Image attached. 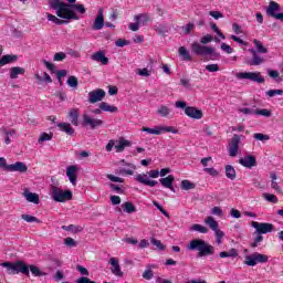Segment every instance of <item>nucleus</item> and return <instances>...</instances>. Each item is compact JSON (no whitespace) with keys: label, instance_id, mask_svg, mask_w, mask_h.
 Instances as JSON below:
<instances>
[{"label":"nucleus","instance_id":"51","mask_svg":"<svg viewBox=\"0 0 283 283\" xmlns=\"http://www.w3.org/2000/svg\"><path fill=\"white\" fill-rule=\"evenodd\" d=\"M255 115L256 116H265V118H271V111H269L266 108L256 109Z\"/></svg>","mask_w":283,"mask_h":283},{"label":"nucleus","instance_id":"45","mask_svg":"<svg viewBox=\"0 0 283 283\" xmlns=\"http://www.w3.org/2000/svg\"><path fill=\"white\" fill-rule=\"evenodd\" d=\"M154 207H156V209H158V211H160V213H163V216H165V218H171V216H169V212H167V210H165V208H163V206H160V203H158V201H153Z\"/></svg>","mask_w":283,"mask_h":283},{"label":"nucleus","instance_id":"58","mask_svg":"<svg viewBox=\"0 0 283 283\" xmlns=\"http://www.w3.org/2000/svg\"><path fill=\"white\" fill-rule=\"evenodd\" d=\"M253 138H255V140H269L271 137L262 133H256L253 135Z\"/></svg>","mask_w":283,"mask_h":283},{"label":"nucleus","instance_id":"56","mask_svg":"<svg viewBox=\"0 0 283 283\" xmlns=\"http://www.w3.org/2000/svg\"><path fill=\"white\" fill-rule=\"evenodd\" d=\"M67 59V55L63 52H57L53 56V61H65Z\"/></svg>","mask_w":283,"mask_h":283},{"label":"nucleus","instance_id":"39","mask_svg":"<svg viewBox=\"0 0 283 283\" xmlns=\"http://www.w3.org/2000/svg\"><path fill=\"white\" fill-rule=\"evenodd\" d=\"M206 224H208V227H210L211 230L217 231L218 228V221H216V219H213V217H208L205 220Z\"/></svg>","mask_w":283,"mask_h":283},{"label":"nucleus","instance_id":"12","mask_svg":"<svg viewBox=\"0 0 283 283\" xmlns=\"http://www.w3.org/2000/svg\"><path fill=\"white\" fill-rule=\"evenodd\" d=\"M239 165L247 167V169H253V167L258 166V160L255 159V156L248 155L239 159Z\"/></svg>","mask_w":283,"mask_h":283},{"label":"nucleus","instance_id":"17","mask_svg":"<svg viewBox=\"0 0 283 283\" xmlns=\"http://www.w3.org/2000/svg\"><path fill=\"white\" fill-rule=\"evenodd\" d=\"M135 180L140 185H145L146 187H156V185H158L156 180H149V178H147V174L137 175Z\"/></svg>","mask_w":283,"mask_h":283},{"label":"nucleus","instance_id":"42","mask_svg":"<svg viewBox=\"0 0 283 283\" xmlns=\"http://www.w3.org/2000/svg\"><path fill=\"white\" fill-rule=\"evenodd\" d=\"M35 80L39 82V83H52V77L50 76V74H48V72H44V77H42L41 75L39 74H35Z\"/></svg>","mask_w":283,"mask_h":283},{"label":"nucleus","instance_id":"9","mask_svg":"<svg viewBox=\"0 0 283 283\" xmlns=\"http://www.w3.org/2000/svg\"><path fill=\"white\" fill-rule=\"evenodd\" d=\"M142 132H146V134H153L154 136H160L163 133L178 134V129L171 126H156L155 128L143 127Z\"/></svg>","mask_w":283,"mask_h":283},{"label":"nucleus","instance_id":"16","mask_svg":"<svg viewBox=\"0 0 283 283\" xmlns=\"http://www.w3.org/2000/svg\"><path fill=\"white\" fill-rule=\"evenodd\" d=\"M7 171H19L20 174H25L28 171V166L23 161H17L7 166Z\"/></svg>","mask_w":283,"mask_h":283},{"label":"nucleus","instance_id":"2","mask_svg":"<svg viewBox=\"0 0 283 283\" xmlns=\"http://www.w3.org/2000/svg\"><path fill=\"white\" fill-rule=\"evenodd\" d=\"M0 266H3L7 269V273L9 275H17L19 273H22L23 275H30V271L32 275L35 277H43L48 275V273L41 271L39 266L36 265H27L23 261H17V262H3L0 264Z\"/></svg>","mask_w":283,"mask_h":283},{"label":"nucleus","instance_id":"27","mask_svg":"<svg viewBox=\"0 0 283 283\" xmlns=\"http://www.w3.org/2000/svg\"><path fill=\"white\" fill-rule=\"evenodd\" d=\"M46 19L48 21H52V23H55V25H66L67 23H70L67 19L61 20L56 15L51 13H46Z\"/></svg>","mask_w":283,"mask_h":283},{"label":"nucleus","instance_id":"53","mask_svg":"<svg viewBox=\"0 0 283 283\" xmlns=\"http://www.w3.org/2000/svg\"><path fill=\"white\" fill-rule=\"evenodd\" d=\"M71 7V10L74 9V10H77V12H80V14H85V6L83 4H70Z\"/></svg>","mask_w":283,"mask_h":283},{"label":"nucleus","instance_id":"43","mask_svg":"<svg viewBox=\"0 0 283 283\" xmlns=\"http://www.w3.org/2000/svg\"><path fill=\"white\" fill-rule=\"evenodd\" d=\"M66 83L69 87H78V78L74 75L69 76Z\"/></svg>","mask_w":283,"mask_h":283},{"label":"nucleus","instance_id":"15","mask_svg":"<svg viewBox=\"0 0 283 283\" xmlns=\"http://www.w3.org/2000/svg\"><path fill=\"white\" fill-rule=\"evenodd\" d=\"M280 3L275 1H270L268 8H266V14L268 17H271L272 19H277V15L280 13Z\"/></svg>","mask_w":283,"mask_h":283},{"label":"nucleus","instance_id":"57","mask_svg":"<svg viewBox=\"0 0 283 283\" xmlns=\"http://www.w3.org/2000/svg\"><path fill=\"white\" fill-rule=\"evenodd\" d=\"M207 72H220V65L218 64H208L206 65Z\"/></svg>","mask_w":283,"mask_h":283},{"label":"nucleus","instance_id":"1","mask_svg":"<svg viewBox=\"0 0 283 283\" xmlns=\"http://www.w3.org/2000/svg\"><path fill=\"white\" fill-rule=\"evenodd\" d=\"M213 41V35L207 34L200 39V43L193 42L191 44V51L196 56H202L206 61H218L220 59V53L216 51L213 46H207V43Z\"/></svg>","mask_w":283,"mask_h":283},{"label":"nucleus","instance_id":"62","mask_svg":"<svg viewBox=\"0 0 283 283\" xmlns=\"http://www.w3.org/2000/svg\"><path fill=\"white\" fill-rule=\"evenodd\" d=\"M115 45H116V48H125V45H129V41L118 39L115 41Z\"/></svg>","mask_w":283,"mask_h":283},{"label":"nucleus","instance_id":"7","mask_svg":"<svg viewBox=\"0 0 283 283\" xmlns=\"http://www.w3.org/2000/svg\"><path fill=\"white\" fill-rule=\"evenodd\" d=\"M237 78L239 81H252V83H264V77L260 72H239Z\"/></svg>","mask_w":283,"mask_h":283},{"label":"nucleus","instance_id":"41","mask_svg":"<svg viewBox=\"0 0 283 283\" xmlns=\"http://www.w3.org/2000/svg\"><path fill=\"white\" fill-rule=\"evenodd\" d=\"M253 42L260 54H269V49L264 48V44H262L259 40H254Z\"/></svg>","mask_w":283,"mask_h":283},{"label":"nucleus","instance_id":"60","mask_svg":"<svg viewBox=\"0 0 283 283\" xmlns=\"http://www.w3.org/2000/svg\"><path fill=\"white\" fill-rule=\"evenodd\" d=\"M203 171H206V174H209V176H212L213 178L220 175V172L214 168H205Z\"/></svg>","mask_w":283,"mask_h":283},{"label":"nucleus","instance_id":"34","mask_svg":"<svg viewBox=\"0 0 283 283\" xmlns=\"http://www.w3.org/2000/svg\"><path fill=\"white\" fill-rule=\"evenodd\" d=\"M189 231H197V233H209V229H207V227L199 224V223H195L189 228Z\"/></svg>","mask_w":283,"mask_h":283},{"label":"nucleus","instance_id":"35","mask_svg":"<svg viewBox=\"0 0 283 283\" xmlns=\"http://www.w3.org/2000/svg\"><path fill=\"white\" fill-rule=\"evenodd\" d=\"M122 208L124 209L125 213H136V206H134V203L130 201L124 202Z\"/></svg>","mask_w":283,"mask_h":283},{"label":"nucleus","instance_id":"20","mask_svg":"<svg viewBox=\"0 0 283 283\" xmlns=\"http://www.w3.org/2000/svg\"><path fill=\"white\" fill-rule=\"evenodd\" d=\"M109 264L112 265L111 271L113 275H116V277H123L124 273L120 271V264L118 263V259L111 258Z\"/></svg>","mask_w":283,"mask_h":283},{"label":"nucleus","instance_id":"13","mask_svg":"<svg viewBox=\"0 0 283 283\" xmlns=\"http://www.w3.org/2000/svg\"><path fill=\"white\" fill-rule=\"evenodd\" d=\"M105 98V92L102 88L91 91L88 93V103H98Z\"/></svg>","mask_w":283,"mask_h":283},{"label":"nucleus","instance_id":"22","mask_svg":"<svg viewBox=\"0 0 283 283\" xmlns=\"http://www.w3.org/2000/svg\"><path fill=\"white\" fill-rule=\"evenodd\" d=\"M92 61H96L97 63H102V65H108L109 59L105 56L104 51H97L91 56Z\"/></svg>","mask_w":283,"mask_h":283},{"label":"nucleus","instance_id":"61","mask_svg":"<svg viewBox=\"0 0 283 283\" xmlns=\"http://www.w3.org/2000/svg\"><path fill=\"white\" fill-rule=\"evenodd\" d=\"M193 28H196V24L188 23L185 27H182V30H184L185 34H191V30H193Z\"/></svg>","mask_w":283,"mask_h":283},{"label":"nucleus","instance_id":"47","mask_svg":"<svg viewBox=\"0 0 283 283\" xmlns=\"http://www.w3.org/2000/svg\"><path fill=\"white\" fill-rule=\"evenodd\" d=\"M263 198L268 202H272V205H277V197L275 195L265 192V193H263Z\"/></svg>","mask_w":283,"mask_h":283},{"label":"nucleus","instance_id":"6","mask_svg":"<svg viewBox=\"0 0 283 283\" xmlns=\"http://www.w3.org/2000/svg\"><path fill=\"white\" fill-rule=\"evenodd\" d=\"M269 262V255L260 252H254L245 256L244 264L247 266H256L258 264H266Z\"/></svg>","mask_w":283,"mask_h":283},{"label":"nucleus","instance_id":"64","mask_svg":"<svg viewBox=\"0 0 283 283\" xmlns=\"http://www.w3.org/2000/svg\"><path fill=\"white\" fill-rule=\"evenodd\" d=\"M76 283H96V281L90 280V277L86 276H81L80 279L76 280Z\"/></svg>","mask_w":283,"mask_h":283},{"label":"nucleus","instance_id":"63","mask_svg":"<svg viewBox=\"0 0 283 283\" xmlns=\"http://www.w3.org/2000/svg\"><path fill=\"white\" fill-rule=\"evenodd\" d=\"M137 74L138 76H151V71L147 69H138Z\"/></svg>","mask_w":283,"mask_h":283},{"label":"nucleus","instance_id":"40","mask_svg":"<svg viewBox=\"0 0 283 283\" xmlns=\"http://www.w3.org/2000/svg\"><path fill=\"white\" fill-rule=\"evenodd\" d=\"M181 189L184 191H189L191 189H196V184L185 179V180L181 181Z\"/></svg>","mask_w":283,"mask_h":283},{"label":"nucleus","instance_id":"50","mask_svg":"<svg viewBox=\"0 0 283 283\" xmlns=\"http://www.w3.org/2000/svg\"><path fill=\"white\" fill-rule=\"evenodd\" d=\"M266 96H269L270 98H273V96H282L283 94V90H270L266 93Z\"/></svg>","mask_w":283,"mask_h":283},{"label":"nucleus","instance_id":"18","mask_svg":"<svg viewBox=\"0 0 283 283\" xmlns=\"http://www.w3.org/2000/svg\"><path fill=\"white\" fill-rule=\"evenodd\" d=\"M103 25H105V17L103 15V9H99L92 25V30H103Z\"/></svg>","mask_w":283,"mask_h":283},{"label":"nucleus","instance_id":"3","mask_svg":"<svg viewBox=\"0 0 283 283\" xmlns=\"http://www.w3.org/2000/svg\"><path fill=\"white\" fill-rule=\"evenodd\" d=\"M49 7L51 10H55L56 17L60 19L78 21L77 14L72 10V7L61 0H49Z\"/></svg>","mask_w":283,"mask_h":283},{"label":"nucleus","instance_id":"28","mask_svg":"<svg viewBox=\"0 0 283 283\" xmlns=\"http://www.w3.org/2000/svg\"><path fill=\"white\" fill-rule=\"evenodd\" d=\"M19 60V56L17 55H3L0 60V67H3V65H8V63H14L15 61Z\"/></svg>","mask_w":283,"mask_h":283},{"label":"nucleus","instance_id":"44","mask_svg":"<svg viewBox=\"0 0 283 283\" xmlns=\"http://www.w3.org/2000/svg\"><path fill=\"white\" fill-rule=\"evenodd\" d=\"M154 207H156V209H158V211H160V213H163V216H165V218H171V216H169V212H167V210H165V208H163V206H160V203H158V201H153Z\"/></svg>","mask_w":283,"mask_h":283},{"label":"nucleus","instance_id":"24","mask_svg":"<svg viewBox=\"0 0 283 283\" xmlns=\"http://www.w3.org/2000/svg\"><path fill=\"white\" fill-rule=\"evenodd\" d=\"M56 126L59 127L60 132H64L67 136H74V128L70 123H57Z\"/></svg>","mask_w":283,"mask_h":283},{"label":"nucleus","instance_id":"4","mask_svg":"<svg viewBox=\"0 0 283 283\" xmlns=\"http://www.w3.org/2000/svg\"><path fill=\"white\" fill-rule=\"evenodd\" d=\"M187 251H198V258H208L216 254V248L202 239H193L187 245Z\"/></svg>","mask_w":283,"mask_h":283},{"label":"nucleus","instance_id":"46","mask_svg":"<svg viewBox=\"0 0 283 283\" xmlns=\"http://www.w3.org/2000/svg\"><path fill=\"white\" fill-rule=\"evenodd\" d=\"M21 219L25 222H36L38 224H41V220H39V218L32 217L30 214H22Z\"/></svg>","mask_w":283,"mask_h":283},{"label":"nucleus","instance_id":"33","mask_svg":"<svg viewBox=\"0 0 283 283\" xmlns=\"http://www.w3.org/2000/svg\"><path fill=\"white\" fill-rule=\"evenodd\" d=\"M69 117L71 119L72 125L78 127V109L72 108L69 113Z\"/></svg>","mask_w":283,"mask_h":283},{"label":"nucleus","instance_id":"14","mask_svg":"<svg viewBox=\"0 0 283 283\" xmlns=\"http://www.w3.org/2000/svg\"><path fill=\"white\" fill-rule=\"evenodd\" d=\"M186 116L189 118H193L195 120H200L202 118V111L193 107V106H187L185 109Z\"/></svg>","mask_w":283,"mask_h":283},{"label":"nucleus","instance_id":"52","mask_svg":"<svg viewBox=\"0 0 283 283\" xmlns=\"http://www.w3.org/2000/svg\"><path fill=\"white\" fill-rule=\"evenodd\" d=\"M239 112L241 114H245L247 116H253L256 113V109L254 108H240Z\"/></svg>","mask_w":283,"mask_h":283},{"label":"nucleus","instance_id":"48","mask_svg":"<svg viewBox=\"0 0 283 283\" xmlns=\"http://www.w3.org/2000/svg\"><path fill=\"white\" fill-rule=\"evenodd\" d=\"M255 234L256 237L254 238V241L250 244L252 249H256L258 244H260V242L264 240V237H262V234L260 233H255Z\"/></svg>","mask_w":283,"mask_h":283},{"label":"nucleus","instance_id":"55","mask_svg":"<svg viewBox=\"0 0 283 283\" xmlns=\"http://www.w3.org/2000/svg\"><path fill=\"white\" fill-rule=\"evenodd\" d=\"M42 63H43V65H45L46 70H50L51 74H54V72L56 70L54 64H52L48 60H43Z\"/></svg>","mask_w":283,"mask_h":283},{"label":"nucleus","instance_id":"54","mask_svg":"<svg viewBox=\"0 0 283 283\" xmlns=\"http://www.w3.org/2000/svg\"><path fill=\"white\" fill-rule=\"evenodd\" d=\"M150 242H151V244L157 247V249H159V251H165L166 247H165V244H163V242H160V240L151 239Z\"/></svg>","mask_w":283,"mask_h":283},{"label":"nucleus","instance_id":"59","mask_svg":"<svg viewBox=\"0 0 283 283\" xmlns=\"http://www.w3.org/2000/svg\"><path fill=\"white\" fill-rule=\"evenodd\" d=\"M210 17H212V19H216L218 21V19H224V14H222V12L220 11H210L209 12Z\"/></svg>","mask_w":283,"mask_h":283},{"label":"nucleus","instance_id":"8","mask_svg":"<svg viewBox=\"0 0 283 283\" xmlns=\"http://www.w3.org/2000/svg\"><path fill=\"white\" fill-rule=\"evenodd\" d=\"M251 227L255 229V232L253 233V235H255V233H259L261 235H264L266 233H273L275 229V227L272 223H266V222L260 223L258 221H252Z\"/></svg>","mask_w":283,"mask_h":283},{"label":"nucleus","instance_id":"36","mask_svg":"<svg viewBox=\"0 0 283 283\" xmlns=\"http://www.w3.org/2000/svg\"><path fill=\"white\" fill-rule=\"evenodd\" d=\"M179 56H182V61H192L191 54L185 46L179 48Z\"/></svg>","mask_w":283,"mask_h":283},{"label":"nucleus","instance_id":"19","mask_svg":"<svg viewBox=\"0 0 283 283\" xmlns=\"http://www.w3.org/2000/svg\"><path fill=\"white\" fill-rule=\"evenodd\" d=\"M126 147H132V142L120 137L118 140H115V149L117 154H123Z\"/></svg>","mask_w":283,"mask_h":283},{"label":"nucleus","instance_id":"37","mask_svg":"<svg viewBox=\"0 0 283 283\" xmlns=\"http://www.w3.org/2000/svg\"><path fill=\"white\" fill-rule=\"evenodd\" d=\"M63 231H71L72 233H81L83 231L82 227L70 224V226H62Z\"/></svg>","mask_w":283,"mask_h":283},{"label":"nucleus","instance_id":"32","mask_svg":"<svg viewBox=\"0 0 283 283\" xmlns=\"http://www.w3.org/2000/svg\"><path fill=\"white\" fill-rule=\"evenodd\" d=\"M99 109H102V112H111V114H116V112H118V107L112 106L106 102L99 104Z\"/></svg>","mask_w":283,"mask_h":283},{"label":"nucleus","instance_id":"25","mask_svg":"<svg viewBox=\"0 0 283 283\" xmlns=\"http://www.w3.org/2000/svg\"><path fill=\"white\" fill-rule=\"evenodd\" d=\"M25 74V69L21 66H13L10 69V78H19V76H23Z\"/></svg>","mask_w":283,"mask_h":283},{"label":"nucleus","instance_id":"23","mask_svg":"<svg viewBox=\"0 0 283 283\" xmlns=\"http://www.w3.org/2000/svg\"><path fill=\"white\" fill-rule=\"evenodd\" d=\"M249 52L252 54V59L249 62V65H262L264 63V57L258 54V51L250 49Z\"/></svg>","mask_w":283,"mask_h":283},{"label":"nucleus","instance_id":"21","mask_svg":"<svg viewBox=\"0 0 283 283\" xmlns=\"http://www.w3.org/2000/svg\"><path fill=\"white\" fill-rule=\"evenodd\" d=\"M78 171V167L76 166H69L66 168V176L71 182V185L76 186L77 176L76 172Z\"/></svg>","mask_w":283,"mask_h":283},{"label":"nucleus","instance_id":"30","mask_svg":"<svg viewBox=\"0 0 283 283\" xmlns=\"http://www.w3.org/2000/svg\"><path fill=\"white\" fill-rule=\"evenodd\" d=\"M226 177L229 180H235L238 178V174L235 172V168L231 165L226 166Z\"/></svg>","mask_w":283,"mask_h":283},{"label":"nucleus","instance_id":"31","mask_svg":"<svg viewBox=\"0 0 283 283\" xmlns=\"http://www.w3.org/2000/svg\"><path fill=\"white\" fill-rule=\"evenodd\" d=\"M134 19L139 25H147V23H149V14L147 13L137 14L134 17Z\"/></svg>","mask_w":283,"mask_h":283},{"label":"nucleus","instance_id":"11","mask_svg":"<svg viewBox=\"0 0 283 283\" xmlns=\"http://www.w3.org/2000/svg\"><path fill=\"white\" fill-rule=\"evenodd\" d=\"M103 124L104 122L102 119H94L87 114L83 115L82 125H84V127H91V129H97V127H103Z\"/></svg>","mask_w":283,"mask_h":283},{"label":"nucleus","instance_id":"38","mask_svg":"<svg viewBox=\"0 0 283 283\" xmlns=\"http://www.w3.org/2000/svg\"><path fill=\"white\" fill-rule=\"evenodd\" d=\"M157 114L159 116H163L164 118H167V116H169V114H171V108L165 106V105H161L159 106V108L157 109Z\"/></svg>","mask_w":283,"mask_h":283},{"label":"nucleus","instance_id":"49","mask_svg":"<svg viewBox=\"0 0 283 283\" xmlns=\"http://www.w3.org/2000/svg\"><path fill=\"white\" fill-rule=\"evenodd\" d=\"M53 134L42 133L38 139L39 143H45L48 140H52Z\"/></svg>","mask_w":283,"mask_h":283},{"label":"nucleus","instance_id":"29","mask_svg":"<svg viewBox=\"0 0 283 283\" xmlns=\"http://www.w3.org/2000/svg\"><path fill=\"white\" fill-rule=\"evenodd\" d=\"M174 180H176V178L172 175H169L168 177L160 178L159 182L163 187H166V189H171V185H174Z\"/></svg>","mask_w":283,"mask_h":283},{"label":"nucleus","instance_id":"10","mask_svg":"<svg viewBox=\"0 0 283 283\" xmlns=\"http://www.w3.org/2000/svg\"><path fill=\"white\" fill-rule=\"evenodd\" d=\"M242 140V135L234 134L228 145L229 156L231 158H235L238 156V151H240V143Z\"/></svg>","mask_w":283,"mask_h":283},{"label":"nucleus","instance_id":"5","mask_svg":"<svg viewBox=\"0 0 283 283\" xmlns=\"http://www.w3.org/2000/svg\"><path fill=\"white\" fill-rule=\"evenodd\" d=\"M51 195L54 202H67V200H72L73 195L72 190H64L52 185L51 186Z\"/></svg>","mask_w":283,"mask_h":283},{"label":"nucleus","instance_id":"26","mask_svg":"<svg viewBox=\"0 0 283 283\" xmlns=\"http://www.w3.org/2000/svg\"><path fill=\"white\" fill-rule=\"evenodd\" d=\"M23 196L28 202H33V205H39V195L30 192V190H24Z\"/></svg>","mask_w":283,"mask_h":283}]
</instances>
